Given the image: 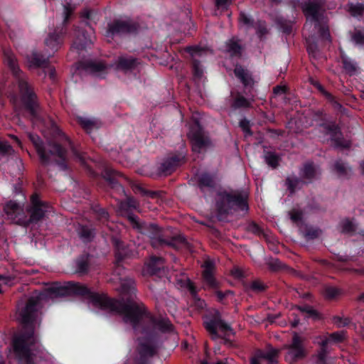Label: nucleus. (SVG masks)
<instances>
[{
    "instance_id": "f03ea898",
    "label": "nucleus",
    "mask_w": 364,
    "mask_h": 364,
    "mask_svg": "<svg viewBox=\"0 0 364 364\" xmlns=\"http://www.w3.org/2000/svg\"><path fill=\"white\" fill-rule=\"evenodd\" d=\"M60 143L56 141H50L45 144L41 137L35 134L28 133L29 140L34 146L43 166H48L55 162L63 170L68 168V149H70L73 154L82 161V156L75 149L74 144L62 131L56 129Z\"/></svg>"
},
{
    "instance_id": "8fccbe9b",
    "label": "nucleus",
    "mask_w": 364,
    "mask_h": 364,
    "mask_svg": "<svg viewBox=\"0 0 364 364\" xmlns=\"http://www.w3.org/2000/svg\"><path fill=\"white\" fill-rule=\"evenodd\" d=\"M247 230L249 232L259 236L263 234V230L262 228L254 221H252L247 225Z\"/></svg>"
},
{
    "instance_id": "79ce46f5",
    "label": "nucleus",
    "mask_w": 364,
    "mask_h": 364,
    "mask_svg": "<svg viewBox=\"0 0 364 364\" xmlns=\"http://www.w3.org/2000/svg\"><path fill=\"white\" fill-rule=\"evenodd\" d=\"M92 210L97 220L100 222L105 223L108 220L109 213L105 208H100L99 205H95L92 207Z\"/></svg>"
},
{
    "instance_id": "7c9ffc66",
    "label": "nucleus",
    "mask_w": 364,
    "mask_h": 364,
    "mask_svg": "<svg viewBox=\"0 0 364 364\" xmlns=\"http://www.w3.org/2000/svg\"><path fill=\"white\" fill-rule=\"evenodd\" d=\"M341 59L343 68L346 73L350 76L354 75L356 73L358 68L357 63L345 54H341Z\"/></svg>"
},
{
    "instance_id": "393cba45",
    "label": "nucleus",
    "mask_w": 364,
    "mask_h": 364,
    "mask_svg": "<svg viewBox=\"0 0 364 364\" xmlns=\"http://www.w3.org/2000/svg\"><path fill=\"white\" fill-rule=\"evenodd\" d=\"M164 267V259L161 257L151 256L146 264V273L150 275L158 274Z\"/></svg>"
},
{
    "instance_id": "bb28decb",
    "label": "nucleus",
    "mask_w": 364,
    "mask_h": 364,
    "mask_svg": "<svg viewBox=\"0 0 364 364\" xmlns=\"http://www.w3.org/2000/svg\"><path fill=\"white\" fill-rule=\"evenodd\" d=\"M77 235L84 243L90 242L95 237V229L88 225H79Z\"/></svg>"
},
{
    "instance_id": "bf43d9fd",
    "label": "nucleus",
    "mask_w": 364,
    "mask_h": 364,
    "mask_svg": "<svg viewBox=\"0 0 364 364\" xmlns=\"http://www.w3.org/2000/svg\"><path fill=\"white\" fill-rule=\"evenodd\" d=\"M290 219L295 223H299L302 221L303 213L299 210H292L289 212Z\"/></svg>"
},
{
    "instance_id": "e433bc0d",
    "label": "nucleus",
    "mask_w": 364,
    "mask_h": 364,
    "mask_svg": "<svg viewBox=\"0 0 364 364\" xmlns=\"http://www.w3.org/2000/svg\"><path fill=\"white\" fill-rule=\"evenodd\" d=\"M6 62H7L8 66L11 69V70L14 76L16 77V80H18V77L20 76L21 77L26 76V75L20 70L15 58H14L12 55H8L6 56Z\"/></svg>"
},
{
    "instance_id": "e2e57ef3",
    "label": "nucleus",
    "mask_w": 364,
    "mask_h": 364,
    "mask_svg": "<svg viewBox=\"0 0 364 364\" xmlns=\"http://www.w3.org/2000/svg\"><path fill=\"white\" fill-rule=\"evenodd\" d=\"M352 38L357 44L364 45V33L361 31H355Z\"/></svg>"
},
{
    "instance_id": "4be33fe9",
    "label": "nucleus",
    "mask_w": 364,
    "mask_h": 364,
    "mask_svg": "<svg viewBox=\"0 0 364 364\" xmlns=\"http://www.w3.org/2000/svg\"><path fill=\"white\" fill-rule=\"evenodd\" d=\"M139 64V60L136 58L128 55L119 56L115 61V68L124 73L134 70Z\"/></svg>"
},
{
    "instance_id": "a18cd8bd",
    "label": "nucleus",
    "mask_w": 364,
    "mask_h": 364,
    "mask_svg": "<svg viewBox=\"0 0 364 364\" xmlns=\"http://www.w3.org/2000/svg\"><path fill=\"white\" fill-rule=\"evenodd\" d=\"M301 182V179L297 177H287L286 179V185L291 193H294L296 191Z\"/></svg>"
},
{
    "instance_id": "2eb2a0df",
    "label": "nucleus",
    "mask_w": 364,
    "mask_h": 364,
    "mask_svg": "<svg viewBox=\"0 0 364 364\" xmlns=\"http://www.w3.org/2000/svg\"><path fill=\"white\" fill-rule=\"evenodd\" d=\"M186 158L182 154H176L165 159L157 167V175L167 176L171 175L182 164L185 163Z\"/></svg>"
},
{
    "instance_id": "a19ab883",
    "label": "nucleus",
    "mask_w": 364,
    "mask_h": 364,
    "mask_svg": "<svg viewBox=\"0 0 364 364\" xmlns=\"http://www.w3.org/2000/svg\"><path fill=\"white\" fill-rule=\"evenodd\" d=\"M297 309H299L301 312L306 314L307 317L311 318L315 321H318L321 318V314L309 305L298 306Z\"/></svg>"
},
{
    "instance_id": "c85d7f7f",
    "label": "nucleus",
    "mask_w": 364,
    "mask_h": 364,
    "mask_svg": "<svg viewBox=\"0 0 364 364\" xmlns=\"http://www.w3.org/2000/svg\"><path fill=\"white\" fill-rule=\"evenodd\" d=\"M264 160L272 169H277L279 166L282 158L279 154L274 151H264Z\"/></svg>"
},
{
    "instance_id": "ddd939ff",
    "label": "nucleus",
    "mask_w": 364,
    "mask_h": 364,
    "mask_svg": "<svg viewBox=\"0 0 364 364\" xmlns=\"http://www.w3.org/2000/svg\"><path fill=\"white\" fill-rule=\"evenodd\" d=\"M300 6L306 20L319 24L325 12L323 0H307L302 2Z\"/></svg>"
},
{
    "instance_id": "20e7f679",
    "label": "nucleus",
    "mask_w": 364,
    "mask_h": 364,
    "mask_svg": "<svg viewBox=\"0 0 364 364\" xmlns=\"http://www.w3.org/2000/svg\"><path fill=\"white\" fill-rule=\"evenodd\" d=\"M248 198L238 191L220 190L216 193L215 210L218 218L222 220L239 210L247 211Z\"/></svg>"
},
{
    "instance_id": "338daca9",
    "label": "nucleus",
    "mask_w": 364,
    "mask_h": 364,
    "mask_svg": "<svg viewBox=\"0 0 364 364\" xmlns=\"http://www.w3.org/2000/svg\"><path fill=\"white\" fill-rule=\"evenodd\" d=\"M307 51L310 55H311L313 57H316L317 51H318L317 45L315 43L309 45L307 47Z\"/></svg>"
},
{
    "instance_id": "f3484780",
    "label": "nucleus",
    "mask_w": 364,
    "mask_h": 364,
    "mask_svg": "<svg viewBox=\"0 0 364 364\" xmlns=\"http://www.w3.org/2000/svg\"><path fill=\"white\" fill-rule=\"evenodd\" d=\"M112 244L114 247L115 261L117 266H119L124 259L135 257V251L132 250L129 245H127L120 239L113 237L112 238Z\"/></svg>"
},
{
    "instance_id": "603ef678",
    "label": "nucleus",
    "mask_w": 364,
    "mask_h": 364,
    "mask_svg": "<svg viewBox=\"0 0 364 364\" xmlns=\"http://www.w3.org/2000/svg\"><path fill=\"white\" fill-rule=\"evenodd\" d=\"M192 70L195 77L199 79L202 77L203 73L199 60H193L192 63Z\"/></svg>"
},
{
    "instance_id": "f257e3e1",
    "label": "nucleus",
    "mask_w": 364,
    "mask_h": 364,
    "mask_svg": "<svg viewBox=\"0 0 364 364\" xmlns=\"http://www.w3.org/2000/svg\"><path fill=\"white\" fill-rule=\"evenodd\" d=\"M67 296H80L88 300L95 308L122 314L124 321L130 323L134 331L146 328V332H157L159 330L165 333L173 331V326L168 318L151 316L142 303L129 301L122 303L105 294L92 291L79 282H68L64 284L54 282L43 291L31 296L20 313L23 324L20 332V364H34L32 351H37L39 348L38 338L35 335V323L43 303Z\"/></svg>"
},
{
    "instance_id": "69168bd1",
    "label": "nucleus",
    "mask_w": 364,
    "mask_h": 364,
    "mask_svg": "<svg viewBox=\"0 0 364 364\" xmlns=\"http://www.w3.org/2000/svg\"><path fill=\"white\" fill-rule=\"evenodd\" d=\"M231 3L232 0H215V6L218 8H225Z\"/></svg>"
},
{
    "instance_id": "9b49d317",
    "label": "nucleus",
    "mask_w": 364,
    "mask_h": 364,
    "mask_svg": "<svg viewBox=\"0 0 364 364\" xmlns=\"http://www.w3.org/2000/svg\"><path fill=\"white\" fill-rule=\"evenodd\" d=\"M319 127L323 129L322 133L324 135L330 136V140L335 148L347 149L350 147V142L344 139L340 126L335 122H322Z\"/></svg>"
},
{
    "instance_id": "72a5a7b5",
    "label": "nucleus",
    "mask_w": 364,
    "mask_h": 364,
    "mask_svg": "<svg viewBox=\"0 0 364 364\" xmlns=\"http://www.w3.org/2000/svg\"><path fill=\"white\" fill-rule=\"evenodd\" d=\"M78 124L82 128L87 132L90 133L94 129H98L100 127L99 123L96 119H88L83 117H79L77 118Z\"/></svg>"
},
{
    "instance_id": "58836bf2",
    "label": "nucleus",
    "mask_w": 364,
    "mask_h": 364,
    "mask_svg": "<svg viewBox=\"0 0 364 364\" xmlns=\"http://www.w3.org/2000/svg\"><path fill=\"white\" fill-rule=\"evenodd\" d=\"M276 23L284 33L289 35L292 32L293 21L284 17H278Z\"/></svg>"
},
{
    "instance_id": "dca6fc26",
    "label": "nucleus",
    "mask_w": 364,
    "mask_h": 364,
    "mask_svg": "<svg viewBox=\"0 0 364 364\" xmlns=\"http://www.w3.org/2000/svg\"><path fill=\"white\" fill-rule=\"evenodd\" d=\"M77 68L100 78L105 77L107 70V66L105 63L92 60L80 61Z\"/></svg>"
},
{
    "instance_id": "c9c22d12",
    "label": "nucleus",
    "mask_w": 364,
    "mask_h": 364,
    "mask_svg": "<svg viewBox=\"0 0 364 364\" xmlns=\"http://www.w3.org/2000/svg\"><path fill=\"white\" fill-rule=\"evenodd\" d=\"M279 353L278 349L269 346L265 351L261 353L260 358L266 360L268 364H277Z\"/></svg>"
},
{
    "instance_id": "39448f33",
    "label": "nucleus",
    "mask_w": 364,
    "mask_h": 364,
    "mask_svg": "<svg viewBox=\"0 0 364 364\" xmlns=\"http://www.w3.org/2000/svg\"><path fill=\"white\" fill-rule=\"evenodd\" d=\"M16 81L24 108L33 119H37L38 118L39 103L33 85L28 82L26 75L24 77L20 76Z\"/></svg>"
},
{
    "instance_id": "052dcab7",
    "label": "nucleus",
    "mask_w": 364,
    "mask_h": 364,
    "mask_svg": "<svg viewBox=\"0 0 364 364\" xmlns=\"http://www.w3.org/2000/svg\"><path fill=\"white\" fill-rule=\"evenodd\" d=\"M250 288L255 292H262L266 290L267 286L259 280H255L252 282Z\"/></svg>"
},
{
    "instance_id": "f704fd0d",
    "label": "nucleus",
    "mask_w": 364,
    "mask_h": 364,
    "mask_svg": "<svg viewBox=\"0 0 364 364\" xmlns=\"http://www.w3.org/2000/svg\"><path fill=\"white\" fill-rule=\"evenodd\" d=\"M252 28H255L256 35L260 41H264L269 32L267 23L264 20H257Z\"/></svg>"
},
{
    "instance_id": "9d476101",
    "label": "nucleus",
    "mask_w": 364,
    "mask_h": 364,
    "mask_svg": "<svg viewBox=\"0 0 364 364\" xmlns=\"http://www.w3.org/2000/svg\"><path fill=\"white\" fill-rule=\"evenodd\" d=\"M188 136L193 152L200 153L210 144L209 138L205 135L202 126L196 119L191 124Z\"/></svg>"
},
{
    "instance_id": "a211bd4d",
    "label": "nucleus",
    "mask_w": 364,
    "mask_h": 364,
    "mask_svg": "<svg viewBox=\"0 0 364 364\" xmlns=\"http://www.w3.org/2000/svg\"><path fill=\"white\" fill-rule=\"evenodd\" d=\"M234 74L242 84L245 94L250 96L255 83L252 73L241 65L237 64L234 68Z\"/></svg>"
},
{
    "instance_id": "7ed1b4c3",
    "label": "nucleus",
    "mask_w": 364,
    "mask_h": 364,
    "mask_svg": "<svg viewBox=\"0 0 364 364\" xmlns=\"http://www.w3.org/2000/svg\"><path fill=\"white\" fill-rule=\"evenodd\" d=\"M129 221L134 229L149 237L154 248L167 246L179 250L188 245L186 238L181 235L171 237L170 239L164 238V230L161 227L155 223H141L135 215H129Z\"/></svg>"
},
{
    "instance_id": "4d7b16f0",
    "label": "nucleus",
    "mask_w": 364,
    "mask_h": 364,
    "mask_svg": "<svg viewBox=\"0 0 364 364\" xmlns=\"http://www.w3.org/2000/svg\"><path fill=\"white\" fill-rule=\"evenodd\" d=\"M240 21L245 26H248L249 28L253 27L255 22L253 18L247 16L245 13L241 12L239 16Z\"/></svg>"
},
{
    "instance_id": "864d4df0",
    "label": "nucleus",
    "mask_w": 364,
    "mask_h": 364,
    "mask_svg": "<svg viewBox=\"0 0 364 364\" xmlns=\"http://www.w3.org/2000/svg\"><path fill=\"white\" fill-rule=\"evenodd\" d=\"M355 231V225L348 219L342 222V232L344 233H352Z\"/></svg>"
},
{
    "instance_id": "de8ad7c7",
    "label": "nucleus",
    "mask_w": 364,
    "mask_h": 364,
    "mask_svg": "<svg viewBox=\"0 0 364 364\" xmlns=\"http://www.w3.org/2000/svg\"><path fill=\"white\" fill-rule=\"evenodd\" d=\"M239 126L245 133V136H251L253 135V132L250 128V121L246 118H244L240 121Z\"/></svg>"
},
{
    "instance_id": "ea45409f",
    "label": "nucleus",
    "mask_w": 364,
    "mask_h": 364,
    "mask_svg": "<svg viewBox=\"0 0 364 364\" xmlns=\"http://www.w3.org/2000/svg\"><path fill=\"white\" fill-rule=\"evenodd\" d=\"M333 170L339 176H347L351 168L342 160H336L333 164Z\"/></svg>"
},
{
    "instance_id": "423d86ee",
    "label": "nucleus",
    "mask_w": 364,
    "mask_h": 364,
    "mask_svg": "<svg viewBox=\"0 0 364 364\" xmlns=\"http://www.w3.org/2000/svg\"><path fill=\"white\" fill-rule=\"evenodd\" d=\"M74 9L70 4L63 6L64 19L62 24L56 26L53 32L48 33L45 40L46 46L53 51H57L63 43L65 37L67 35L68 23L73 16Z\"/></svg>"
},
{
    "instance_id": "37998d69",
    "label": "nucleus",
    "mask_w": 364,
    "mask_h": 364,
    "mask_svg": "<svg viewBox=\"0 0 364 364\" xmlns=\"http://www.w3.org/2000/svg\"><path fill=\"white\" fill-rule=\"evenodd\" d=\"M349 11L353 16H361L364 14V4L361 3L348 4Z\"/></svg>"
},
{
    "instance_id": "680f3d73",
    "label": "nucleus",
    "mask_w": 364,
    "mask_h": 364,
    "mask_svg": "<svg viewBox=\"0 0 364 364\" xmlns=\"http://www.w3.org/2000/svg\"><path fill=\"white\" fill-rule=\"evenodd\" d=\"M230 294H232V291L230 290L226 291L225 292L219 291V290L215 291V295L217 296V300L218 302H220L221 304H225V299Z\"/></svg>"
},
{
    "instance_id": "5701e85b",
    "label": "nucleus",
    "mask_w": 364,
    "mask_h": 364,
    "mask_svg": "<svg viewBox=\"0 0 364 364\" xmlns=\"http://www.w3.org/2000/svg\"><path fill=\"white\" fill-rule=\"evenodd\" d=\"M204 270L202 273V277L204 283L212 289H217L219 287L218 282L214 276L215 266L213 262L206 261L204 263Z\"/></svg>"
},
{
    "instance_id": "412c9836",
    "label": "nucleus",
    "mask_w": 364,
    "mask_h": 364,
    "mask_svg": "<svg viewBox=\"0 0 364 364\" xmlns=\"http://www.w3.org/2000/svg\"><path fill=\"white\" fill-rule=\"evenodd\" d=\"M74 35L75 38L71 49L77 50L79 53L92 44L90 34L83 28L75 26L74 28Z\"/></svg>"
},
{
    "instance_id": "c03bdc74",
    "label": "nucleus",
    "mask_w": 364,
    "mask_h": 364,
    "mask_svg": "<svg viewBox=\"0 0 364 364\" xmlns=\"http://www.w3.org/2000/svg\"><path fill=\"white\" fill-rule=\"evenodd\" d=\"M346 331H341L328 334V337L331 343H340L346 340Z\"/></svg>"
},
{
    "instance_id": "a878e982",
    "label": "nucleus",
    "mask_w": 364,
    "mask_h": 364,
    "mask_svg": "<svg viewBox=\"0 0 364 364\" xmlns=\"http://www.w3.org/2000/svg\"><path fill=\"white\" fill-rule=\"evenodd\" d=\"M317 168L314 163L308 162L304 164L303 168L301 170V176L305 180V183H310L316 178Z\"/></svg>"
},
{
    "instance_id": "cd10ccee",
    "label": "nucleus",
    "mask_w": 364,
    "mask_h": 364,
    "mask_svg": "<svg viewBox=\"0 0 364 364\" xmlns=\"http://www.w3.org/2000/svg\"><path fill=\"white\" fill-rule=\"evenodd\" d=\"M226 51L231 57L240 58L242 53V47L238 40L231 38L226 42Z\"/></svg>"
},
{
    "instance_id": "09e8293b",
    "label": "nucleus",
    "mask_w": 364,
    "mask_h": 364,
    "mask_svg": "<svg viewBox=\"0 0 364 364\" xmlns=\"http://www.w3.org/2000/svg\"><path fill=\"white\" fill-rule=\"evenodd\" d=\"M186 287H187L188 290L189 291L191 296L194 299H198V301L201 304L203 302L201 299H200L198 297V288L196 287L195 284L191 280L188 279L187 284H186Z\"/></svg>"
},
{
    "instance_id": "aec40b11",
    "label": "nucleus",
    "mask_w": 364,
    "mask_h": 364,
    "mask_svg": "<svg viewBox=\"0 0 364 364\" xmlns=\"http://www.w3.org/2000/svg\"><path fill=\"white\" fill-rule=\"evenodd\" d=\"M197 186L204 196L212 195L217 187L214 175L208 172L199 174L197 177Z\"/></svg>"
},
{
    "instance_id": "5fc2aeb1",
    "label": "nucleus",
    "mask_w": 364,
    "mask_h": 364,
    "mask_svg": "<svg viewBox=\"0 0 364 364\" xmlns=\"http://www.w3.org/2000/svg\"><path fill=\"white\" fill-rule=\"evenodd\" d=\"M328 348H321L317 353V364H326V358L328 354Z\"/></svg>"
},
{
    "instance_id": "1a4fd4ad",
    "label": "nucleus",
    "mask_w": 364,
    "mask_h": 364,
    "mask_svg": "<svg viewBox=\"0 0 364 364\" xmlns=\"http://www.w3.org/2000/svg\"><path fill=\"white\" fill-rule=\"evenodd\" d=\"M203 326L206 331L210 334L212 339L220 338L218 330L225 336L234 334L235 332L231 326L227 323L223 318L219 311L216 310L203 321Z\"/></svg>"
},
{
    "instance_id": "6ab92c4d",
    "label": "nucleus",
    "mask_w": 364,
    "mask_h": 364,
    "mask_svg": "<svg viewBox=\"0 0 364 364\" xmlns=\"http://www.w3.org/2000/svg\"><path fill=\"white\" fill-rule=\"evenodd\" d=\"M287 358H289L291 362H296L304 359L306 356V350L302 343L301 338L294 333L292 337V341L287 347Z\"/></svg>"
},
{
    "instance_id": "0e129e2a",
    "label": "nucleus",
    "mask_w": 364,
    "mask_h": 364,
    "mask_svg": "<svg viewBox=\"0 0 364 364\" xmlns=\"http://www.w3.org/2000/svg\"><path fill=\"white\" fill-rule=\"evenodd\" d=\"M269 267L274 271H277L283 268V264L279 259H274L269 263Z\"/></svg>"
},
{
    "instance_id": "0eeeda50",
    "label": "nucleus",
    "mask_w": 364,
    "mask_h": 364,
    "mask_svg": "<svg viewBox=\"0 0 364 364\" xmlns=\"http://www.w3.org/2000/svg\"><path fill=\"white\" fill-rule=\"evenodd\" d=\"M102 175V178L108 183L111 188L115 189L117 191H121L124 195H126L125 190L123 186L120 183L119 178H123L127 181L133 191L136 193H139L143 196H151V197H154L155 195L154 192L146 190L140 184L129 181L122 173L116 171L114 169L107 168L103 171Z\"/></svg>"
},
{
    "instance_id": "4468645a",
    "label": "nucleus",
    "mask_w": 364,
    "mask_h": 364,
    "mask_svg": "<svg viewBox=\"0 0 364 364\" xmlns=\"http://www.w3.org/2000/svg\"><path fill=\"white\" fill-rule=\"evenodd\" d=\"M4 210L7 218L13 223L26 227L28 216L23 204L10 200L5 204Z\"/></svg>"
},
{
    "instance_id": "b1692460",
    "label": "nucleus",
    "mask_w": 364,
    "mask_h": 364,
    "mask_svg": "<svg viewBox=\"0 0 364 364\" xmlns=\"http://www.w3.org/2000/svg\"><path fill=\"white\" fill-rule=\"evenodd\" d=\"M49 57L50 55H46L42 52L34 50L27 56L29 67L35 68H47L49 63Z\"/></svg>"
},
{
    "instance_id": "13d9d810",
    "label": "nucleus",
    "mask_w": 364,
    "mask_h": 364,
    "mask_svg": "<svg viewBox=\"0 0 364 364\" xmlns=\"http://www.w3.org/2000/svg\"><path fill=\"white\" fill-rule=\"evenodd\" d=\"M327 100L332 105L334 109L345 114L347 110L332 95V98H328Z\"/></svg>"
},
{
    "instance_id": "2f4dec72",
    "label": "nucleus",
    "mask_w": 364,
    "mask_h": 364,
    "mask_svg": "<svg viewBox=\"0 0 364 364\" xmlns=\"http://www.w3.org/2000/svg\"><path fill=\"white\" fill-rule=\"evenodd\" d=\"M138 203L134 198L132 197H127L126 200H122L119 203V209L125 215H127L129 219V215H134L132 213V210L137 208Z\"/></svg>"
},
{
    "instance_id": "3c124183",
    "label": "nucleus",
    "mask_w": 364,
    "mask_h": 364,
    "mask_svg": "<svg viewBox=\"0 0 364 364\" xmlns=\"http://www.w3.org/2000/svg\"><path fill=\"white\" fill-rule=\"evenodd\" d=\"M339 289L334 287H327L324 290L325 296L329 299L336 298L339 295Z\"/></svg>"
},
{
    "instance_id": "473e14b6",
    "label": "nucleus",
    "mask_w": 364,
    "mask_h": 364,
    "mask_svg": "<svg viewBox=\"0 0 364 364\" xmlns=\"http://www.w3.org/2000/svg\"><path fill=\"white\" fill-rule=\"evenodd\" d=\"M90 255H82L76 260V272L81 274H85L90 269Z\"/></svg>"
},
{
    "instance_id": "49530a36",
    "label": "nucleus",
    "mask_w": 364,
    "mask_h": 364,
    "mask_svg": "<svg viewBox=\"0 0 364 364\" xmlns=\"http://www.w3.org/2000/svg\"><path fill=\"white\" fill-rule=\"evenodd\" d=\"M315 28L318 29L319 36L323 40L331 41V35L328 26L322 25L321 21H320L319 24L315 23Z\"/></svg>"
},
{
    "instance_id": "6e6d98bb",
    "label": "nucleus",
    "mask_w": 364,
    "mask_h": 364,
    "mask_svg": "<svg viewBox=\"0 0 364 364\" xmlns=\"http://www.w3.org/2000/svg\"><path fill=\"white\" fill-rule=\"evenodd\" d=\"M14 152L13 147L6 141H0V155H11Z\"/></svg>"
},
{
    "instance_id": "6e6552de",
    "label": "nucleus",
    "mask_w": 364,
    "mask_h": 364,
    "mask_svg": "<svg viewBox=\"0 0 364 364\" xmlns=\"http://www.w3.org/2000/svg\"><path fill=\"white\" fill-rule=\"evenodd\" d=\"M139 28V24L132 20L114 19L107 23L105 36L114 39L116 37L136 34Z\"/></svg>"
},
{
    "instance_id": "4c0bfd02",
    "label": "nucleus",
    "mask_w": 364,
    "mask_h": 364,
    "mask_svg": "<svg viewBox=\"0 0 364 364\" xmlns=\"http://www.w3.org/2000/svg\"><path fill=\"white\" fill-rule=\"evenodd\" d=\"M232 108L237 109L240 108L251 107V102L240 93H237L231 104Z\"/></svg>"
},
{
    "instance_id": "774afa93",
    "label": "nucleus",
    "mask_w": 364,
    "mask_h": 364,
    "mask_svg": "<svg viewBox=\"0 0 364 364\" xmlns=\"http://www.w3.org/2000/svg\"><path fill=\"white\" fill-rule=\"evenodd\" d=\"M317 90L326 100L332 98V94L328 92L321 84L318 86Z\"/></svg>"
},
{
    "instance_id": "c756f323",
    "label": "nucleus",
    "mask_w": 364,
    "mask_h": 364,
    "mask_svg": "<svg viewBox=\"0 0 364 364\" xmlns=\"http://www.w3.org/2000/svg\"><path fill=\"white\" fill-rule=\"evenodd\" d=\"M121 289L124 294L132 297L136 293V282L130 277H125L121 281Z\"/></svg>"
},
{
    "instance_id": "f8f14e48",
    "label": "nucleus",
    "mask_w": 364,
    "mask_h": 364,
    "mask_svg": "<svg viewBox=\"0 0 364 364\" xmlns=\"http://www.w3.org/2000/svg\"><path fill=\"white\" fill-rule=\"evenodd\" d=\"M30 200L31 205L27 208V211L30 213V217L28 218L26 227L31 223H36L41 220L50 208L49 203L42 200L38 193H33Z\"/></svg>"
}]
</instances>
